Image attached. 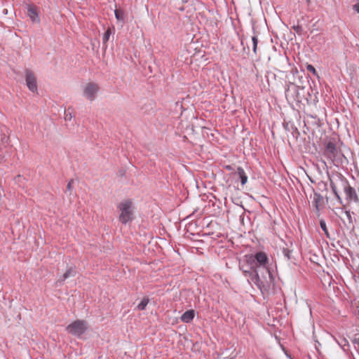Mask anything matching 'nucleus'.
I'll list each match as a JSON object with an SVG mask.
<instances>
[{
    "instance_id": "obj_6",
    "label": "nucleus",
    "mask_w": 359,
    "mask_h": 359,
    "mask_svg": "<svg viewBox=\"0 0 359 359\" xmlns=\"http://www.w3.org/2000/svg\"><path fill=\"white\" fill-rule=\"evenodd\" d=\"M25 78L28 89L34 93H37L36 77L34 72L29 69H26L25 72Z\"/></svg>"
},
{
    "instance_id": "obj_20",
    "label": "nucleus",
    "mask_w": 359,
    "mask_h": 359,
    "mask_svg": "<svg viewBox=\"0 0 359 359\" xmlns=\"http://www.w3.org/2000/svg\"><path fill=\"white\" fill-rule=\"evenodd\" d=\"M344 214L346 219L348 222V223H350V224L352 223L353 219H352L351 212L349 210H345L344 212Z\"/></svg>"
},
{
    "instance_id": "obj_8",
    "label": "nucleus",
    "mask_w": 359,
    "mask_h": 359,
    "mask_svg": "<svg viewBox=\"0 0 359 359\" xmlns=\"http://www.w3.org/2000/svg\"><path fill=\"white\" fill-rule=\"evenodd\" d=\"M27 15L29 17L33 22H39L40 18L36 8L33 6H29L27 8Z\"/></svg>"
},
{
    "instance_id": "obj_23",
    "label": "nucleus",
    "mask_w": 359,
    "mask_h": 359,
    "mask_svg": "<svg viewBox=\"0 0 359 359\" xmlns=\"http://www.w3.org/2000/svg\"><path fill=\"white\" fill-rule=\"evenodd\" d=\"M72 118V114L71 113H67L65 114V119L66 120H71Z\"/></svg>"
},
{
    "instance_id": "obj_11",
    "label": "nucleus",
    "mask_w": 359,
    "mask_h": 359,
    "mask_svg": "<svg viewBox=\"0 0 359 359\" xmlns=\"http://www.w3.org/2000/svg\"><path fill=\"white\" fill-rule=\"evenodd\" d=\"M75 275V271L72 269H69L68 271H67L62 276L61 278L58 280L59 282H63L67 278L74 276Z\"/></svg>"
},
{
    "instance_id": "obj_5",
    "label": "nucleus",
    "mask_w": 359,
    "mask_h": 359,
    "mask_svg": "<svg viewBox=\"0 0 359 359\" xmlns=\"http://www.w3.org/2000/svg\"><path fill=\"white\" fill-rule=\"evenodd\" d=\"M99 89L100 88L96 83L89 82L83 87V95L89 100H94Z\"/></svg>"
},
{
    "instance_id": "obj_27",
    "label": "nucleus",
    "mask_w": 359,
    "mask_h": 359,
    "mask_svg": "<svg viewBox=\"0 0 359 359\" xmlns=\"http://www.w3.org/2000/svg\"><path fill=\"white\" fill-rule=\"evenodd\" d=\"M316 207L317 209L318 208V205L317 203H316Z\"/></svg>"
},
{
    "instance_id": "obj_1",
    "label": "nucleus",
    "mask_w": 359,
    "mask_h": 359,
    "mask_svg": "<svg viewBox=\"0 0 359 359\" xmlns=\"http://www.w3.org/2000/svg\"><path fill=\"white\" fill-rule=\"evenodd\" d=\"M243 272L247 275L250 274L251 280L259 287L264 286L265 284H271L273 281V277L271 270L269 269V273L270 277L264 278L266 275V271L263 269L259 270V267H254L251 269V271L244 269Z\"/></svg>"
},
{
    "instance_id": "obj_18",
    "label": "nucleus",
    "mask_w": 359,
    "mask_h": 359,
    "mask_svg": "<svg viewBox=\"0 0 359 359\" xmlns=\"http://www.w3.org/2000/svg\"><path fill=\"white\" fill-rule=\"evenodd\" d=\"M252 50L255 53H257L258 39L256 36L252 37Z\"/></svg>"
},
{
    "instance_id": "obj_24",
    "label": "nucleus",
    "mask_w": 359,
    "mask_h": 359,
    "mask_svg": "<svg viewBox=\"0 0 359 359\" xmlns=\"http://www.w3.org/2000/svg\"><path fill=\"white\" fill-rule=\"evenodd\" d=\"M343 343H344V345H346V344H348V341H347V340L346 339H343V340L341 341V344H343Z\"/></svg>"
},
{
    "instance_id": "obj_25",
    "label": "nucleus",
    "mask_w": 359,
    "mask_h": 359,
    "mask_svg": "<svg viewBox=\"0 0 359 359\" xmlns=\"http://www.w3.org/2000/svg\"><path fill=\"white\" fill-rule=\"evenodd\" d=\"M67 189H68L69 190H70V189H71V182H69L68 183V184H67Z\"/></svg>"
},
{
    "instance_id": "obj_16",
    "label": "nucleus",
    "mask_w": 359,
    "mask_h": 359,
    "mask_svg": "<svg viewBox=\"0 0 359 359\" xmlns=\"http://www.w3.org/2000/svg\"><path fill=\"white\" fill-rule=\"evenodd\" d=\"M320 228L322 229V230L324 231V233L327 236V237H329V232L327 229V226H326V223H325V220L321 219L320 221Z\"/></svg>"
},
{
    "instance_id": "obj_17",
    "label": "nucleus",
    "mask_w": 359,
    "mask_h": 359,
    "mask_svg": "<svg viewBox=\"0 0 359 359\" xmlns=\"http://www.w3.org/2000/svg\"><path fill=\"white\" fill-rule=\"evenodd\" d=\"M115 17L118 20H123V13L121 10L116 9L114 11Z\"/></svg>"
},
{
    "instance_id": "obj_26",
    "label": "nucleus",
    "mask_w": 359,
    "mask_h": 359,
    "mask_svg": "<svg viewBox=\"0 0 359 359\" xmlns=\"http://www.w3.org/2000/svg\"><path fill=\"white\" fill-rule=\"evenodd\" d=\"M183 3L187 2V0H181Z\"/></svg>"
},
{
    "instance_id": "obj_19",
    "label": "nucleus",
    "mask_w": 359,
    "mask_h": 359,
    "mask_svg": "<svg viewBox=\"0 0 359 359\" xmlns=\"http://www.w3.org/2000/svg\"><path fill=\"white\" fill-rule=\"evenodd\" d=\"M306 69L311 72L314 76H316L317 77H319L315 67L311 65H306Z\"/></svg>"
},
{
    "instance_id": "obj_10",
    "label": "nucleus",
    "mask_w": 359,
    "mask_h": 359,
    "mask_svg": "<svg viewBox=\"0 0 359 359\" xmlns=\"http://www.w3.org/2000/svg\"><path fill=\"white\" fill-rule=\"evenodd\" d=\"M237 173L241 178V182L242 185L245 184L248 181V176L246 175L244 170L241 167H238L237 168Z\"/></svg>"
},
{
    "instance_id": "obj_9",
    "label": "nucleus",
    "mask_w": 359,
    "mask_h": 359,
    "mask_svg": "<svg viewBox=\"0 0 359 359\" xmlns=\"http://www.w3.org/2000/svg\"><path fill=\"white\" fill-rule=\"evenodd\" d=\"M195 312L194 310L185 311L181 316L180 319L183 323H189L191 322L194 318Z\"/></svg>"
},
{
    "instance_id": "obj_12",
    "label": "nucleus",
    "mask_w": 359,
    "mask_h": 359,
    "mask_svg": "<svg viewBox=\"0 0 359 359\" xmlns=\"http://www.w3.org/2000/svg\"><path fill=\"white\" fill-rule=\"evenodd\" d=\"M337 149L334 144L329 142L326 146V151L332 155H334Z\"/></svg>"
},
{
    "instance_id": "obj_13",
    "label": "nucleus",
    "mask_w": 359,
    "mask_h": 359,
    "mask_svg": "<svg viewBox=\"0 0 359 359\" xmlns=\"http://www.w3.org/2000/svg\"><path fill=\"white\" fill-rule=\"evenodd\" d=\"M112 34L111 28H108L102 36V43L105 45L109 41L110 36Z\"/></svg>"
},
{
    "instance_id": "obj_7",
    "label": "nucleus",
    "mask_w": 359,
    "mask_h": 359,
    "mask_svg": "<svg viewBox=\"0 0 359 359\" xmlns=\"http://www.w3.org/2000/svg\"><path fill=\"white\" fill-rule=\"evenodd\" d=\"M344 189L347 200L353 201H358V196L356 194L355 190L350 185H348V183H344Z\"/></svg>"
},
{
    "instance_id": "obj_22",
    "label": "nucleus",
    "mask_w": 359,
    "mask_h": 359,
    "mask_svg": "<svg viewBox=\"0 0 359 359\" xmlns=\"http://www.w3.org/2000/svg\"><path fill=\"white\" fill-rule=\"evenodd\" d=\"M331 187H332V191H333V192H334V195H335L337 198H339V195H338V194H337V190H336V187H335V186H334L333 184H331Z\"/></svg>"
},
{
    "instance_id": "obj_4",
    "label": "nucleus",
    "mask_w": 359,
    "mask_h": 359,
    "mask_svg": "<svg viewBox=\"0 0 359 359\" xmlns=\"http://www.w3.org/2000/svg\"><path fill=\"white\" fill-rule=\"evenodd\" d=\"M267 256L264 252H257L255 255V259H253V266L252 268L254 267H259V270L263 269L266 271V275L264 276V278H269L270 277V275L269 273V267L267 266Z\"/></svg>"
},
{
    "instance_id": "obj_15",
    "label": "nucleus",
    "mask_w": 359,
    "mask_h": 359,
    "mask_svg": "<svg viewBox=\"0 0 359 359\" xmlns=\"http://www.w3.org/2000/svg\"><path fill=\"white\" fill-rule=\"evenodd\" d=\"M294 92V93L297 94L298 93V86L294 85V84H291L287 90H286V96L288 97L289 96V94L290 92Z\"/></svg>"
},
{
    "instance_id": "obj_21",
    "label": "nucleus",
    "mask_w": 359,
    "mask_h": 359,
    "mask_svg": "<svg viewBox=\"0 0 359 359\" xmlns=\"http://www.w3.org/2000/svg\"><path fill=\"white\" fill-rule=\"evenodd\" d=\"M353 9L358 13H359V1L353 5Z\"/></svg>"
},
{
    "instance_id": "obj_2",
    "label": "nucleus",
    "mask_w": 359,
    "mask_h": 359,
    "mask_svg": "<svg viewBox=\"0 0 359 359\" xmlns=\"http://www.w3.org/2000/svg\"><path fill=\"white\" fill-rule=\"evenodd\" d=\"M87 329L88 325L85 320H77L67 326L66 331L72 335L80 337Z\"/></svg>"
},
{
    "instance_id": "obj_3",
    "label": "nucleus",
    "mask_w": 359,
    "mask_h": 359,
    "mask_svg": "<svg viewBox=\"0 0 359 359\" xmlns=\"http://www.w3.org/2000/svg\"><path fill=\"white\" fill-rule=\"evenodd\" d=\"M118 208L120 210L119 220L126 224L129 221L132 220L133 215V208L131 202L128 201H123L120 203Z\"/></svg>"
},
{
    "instance_id": "obj_14",
    "label": "nucleus",
    "mask_w": 359,
    "mask_h": 359,
    "mask_svg": "<svg viewBox=\"0 0 359 359\" xmlns=\"http://www.w3.org/2000/svg\"><path fill=\"white\" fill-rule=\"evenodd\" d=\"M148 303H149V299L148 298L142 299V300L137 305V309L139 310H140V311L144 310L146 308V306L148 304Z\"/></svg>"
}]
</instances>
